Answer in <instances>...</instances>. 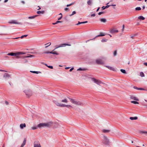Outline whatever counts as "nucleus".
<instances>
[{
    "label": "nucleus",
    "instance_id": "obj_1",
    "mask_svg": "<svg viewBox=\"0 0 147 147\" xmlns=\"http://www.w3.org/2000/svg\"><path fill=\"white\" fill-rule=\"evenodd\" d=\"M53 122L52 121L46 123H40L38 125L37 127L40 128L45 127H49L51 126Z\"/></svg>",
    "mask_w": 147,
    "mask_h": 147
},
{
    "label": "nucleus",
    "instance_id": "obj_2",
    "mask_svg": "<svg viewBox=\"0 0 147 147\" xmlns=\"http://www.w3.org/2000/svg\"><path fill=\"white\" fill-rule=\"evenodd\" d=\"M69 98L71 102L75 105H82L83 104V103L80 101L77 100L70 98Z\"/></svg>",
    "mask_w": 147,
    "mask_h": 147
},
{
    "label": "nucleus",
    "instance_id": "obj_3",
    "mask_svg": "<svg viewBox=\"0 0 147 147\" xmlns=\"http://www.w3.org/2000/svg\"><path fill=\"white\" fill-rule=\"evenodd\" d=\"M24 92L28 97L31 96L32 94L31 91L30 89L25 90Z\"/></svg>",
    "mask_w": 147,
    "mask_h": 147
},
{
    "label": "nucleus",
    "instance_id": "obj_4",
    "mask_svg": "<svg viewBox=\"0 0 147 147\" xmlns=\"http://www.w3.org/2000/svg\"><path fill=\"white\" fill-rule=\"evenodd\" d=\"M118 32V30L114 28H112L110 30V32L112 34H114L115 33H117Z\"/></svg>",
    "mask_w": 147,
    "mask_h": 147
},
{
    "label": "nucleus",
    "instance_id": "obj_5",
    "mask_svg": "<svg viewBox=\"0 0 147 147\" xmlns=\"http://www.w3.org/2000/svg\"><path fill=\"white\" fill-rule=\"evenodd\" d=\"M103 142L105 144H108L109 143V140L106 136H104V140Z\"/></svg>",
    "mask_w": 147,
    "mask_h": 147
},
{
    "label": "nucleus",
    "instance_id": "obj_6",
    "mask_svg": "<svg viewBox=\"0 0 147 147\" xmlns=\"http://www.w3.org/2000/svg\"><path fill=\"white\" fill-rule=\"evenodd\" d=\"M96 62L98 64H102L104 63V62L102 60L100 59H98L96 60Z\"/></svg>",
    "mask_w": 147,
    "mask_h": 147
},
{
    "label": "nucleus",
    "instance_id": "obj_7",
    "mask_svg": "<svg viewBox=\"0 0 147 147\" xmlns=\"http://www.w3.org/2000/svg\"><path fill=\"white\" fill-rule=\"evenodd\" d=\"M92 81L98 85H100L102 83L100 80H97L95 78H93L92 79Z\"/></svg>",
    "mask_w": 147,
    "mask_h": 147
},
{
    "label": "nucleus",
    "instance_id": "obj_8",
    "mask_svg": "<svg viewBox=\"0 0 147 147\" xmlns=\"http://www.w3.org/2000/svg\"><path fill=\"white\" fill-rule=\"evenodd\" d=\"M71 45L70 44H62L59 46L58 47H56L55 49H54L53 51H54L56 49H57L58 48L61 47H64L66 46H70Z\"/></svg>",
    "mask_w": 147,
    "mask_h": 147
},
{
    "label": "nucleus",
    "instance_id": "obj_9",
    "mask_svg": "<svg viewBox=\"0 0 147 147\" xmlns=\"http://www.w3.org/2000/svg\"><path fill=\"white\" fill-rule=\"evenodd\" d=\"M34 147H41V146L38 142L36 141L34 142Z\"/></svg>",
    "mask_w": 147,
    "mask_h": 147
},
{
    "label": "nucleus",
    "instance_id": "obj_10",
    "mask_svg": "<svg viewBox=\"0 0 147 147\" xmlns=\"http://www.w3.org/2000/svg\"><path fill=\"white\" fill-rule=\"evenodd\" d=\"M20 54L19 53H9L7 54V55H11L12 56H17L18 55Z\"/></svg>",
    "mask_w": 147,
    "mask_h": 147
},
{
    "label": "nucleus",
    "instance_id": "obj_11",
    "mask_svg": "<svg viewBox=\"0 0 147 147\" xmlns=\"http://www.w3.org/2000/svg\"><path fill=\"white\" fill-rule=\"evenodd\" d=\"M10 77V75L6 73L4 74L3 76V78L5 79L9 78Z\"/></svg>",
    "mask_w": 147,
    "mask_h": 147
},
{
    "label": "nucleus",
    "instance_id": "obj_12",
    "mask_svg": "<svg viewBox=\"0 0 147 147\" xmlns=\"http://www.w3.org/2000/svg\"><path fill=\"white\" fill-rule=\"evenodd\" d=\"M53 102L57 106L62 107L63 105V104L60 103L56 101H54Z\"/></svg>",
    "mask_w": 147,
    "mask_h": 147
},
{
    "label": "nucleus",
    "instance_id": "obj_13",
    "mask_svg": "<svg viewBox=\"0 0 147 147\" xmlns=\"http://www.w3.org/2000/svg\"><path fill=\"white\" fill-rule=\"evenodd\" d=\"M9 23L10 24H20L19 23L17 22L16 21L14 20H12L10 21L9 22Z\"/></svg>",
    "mask_w": 147,
    "mask_h": 147
},
{
    "label": "nucleus",
    "instance_id": "obj_14",
    "mask_svg": "<svg viewBox=\"0 0 147 147\" xmlns=\"http://www.w3.org/2000/svg\"><path fill=\"white\" fill-rule=\"evenodd\" d=\"M105 33L102 32H100L98 35L96 36V37H100L105 36Z\"/></svg>",
    "mask_w": 147,
    "mask_h": 147
},
{
    "label": "nucleus",
    "instance_id": "obj_15",
    "mask_svg": "<svg viewBox=\"0 0 147 147\" xmlns=\"http://www.w3.org/2000/svg\"><path fill=\"white\" fill-rule=\"evenodd\" d=\"M131 98L132 99L136 101L139 100L138 98L135 96H131Z\"/></svg>",
    "mask_w": 147,
    "mask_h": 147
},
{
    "label": "nucleus",
    "instance_id": "obj_16",
    "mask_svg": "<svg viewBox=\"0 0 147 147\" xmlns=\"http://www.w3.org/2000/svg\"><path fill=\"white\" fill-rule=\"evenodd\" d=\"M105 66L108 69H109L110 70H112L113 71L115 70V69L113 67H111L110 66Z\"/></svg>",
    "mask_w": 147,
    "mask_h": 147
},
{
    "label": "nucleus",
    "instance_id": "obj_17",
    "mask_svg": "<svg viewBox=\"0 0 147 147\" xmlns=\"http://www.w3.org/2000/svg\"><path fill=\"white\" fill-rule=\"evenodd\" d=\"M20 127L21 129H23L26 127V125L25 123L22 124L20 125Z\"/></svg>",
    "mask_w": 147,
    "mask_h": 147
},
{
    "label": "nucleus",
    "instance_id": "obj_18",
    "mask_svg": "<svg viewBox=\"0 0 147 147\" xmlns=\"http://www.w3.org/2000/svg\"><path fill=\"white\" fill-rule=\"evenodd\" d=\"M133 88L135 89L138 90H144V88H138L135 86H134Z\"/></svg>",
    "mask_w": 147,
    "mask_h": 147
},
{
    "label": "nucleus",
    "instance_id": "obj_19",
    "mask_svg": "<svg viewBox=\"0 0 147 147\" xmlns=\"http://www.w3.org/2000/svg\"><path fill=\"white\" fill-rule=\"evenodd\" d=\"M34 56L32 55H29L23 57L22 58H29V57H34Z\"/></svg>",
    "mask_w": 147,
    "mask_h": 147
},
{
    "label": "nucleus",
    "instance_id": "obj_20",
    "mask_svg": "<svg viewBox=\"0 0 147 147\" xmlns=\"http://www.w3.org/2000/svg\"><path fill=\"white\" fill-rule=\"evenodd\" d=\"M38 15H36L32 16H29L28 17V18L29 19H33L35 18V17L38 16Z\"/></svg>",
    "mask_w": 147,
    "mask_h": 147
},
{
    "label": "nucleus",
    "instance_id": "obj_21",
    "mask_svg": "<svg viewBox=\"0 0 147 147\" xmlns=\"http://www.w3.org/2000/svg\"><path fill=\"white\" fill-rule=\"evenodd\" d=\"M100 21L101 22H103L104 23H105L106 22L107 20L105 18H102L100 19Z\"/></svg>",
    "mask_w": 147,
    "mask_h": 147
},
{
    "label": "nucleus",
    "instance_id": "obj_22",
    "mask_svg": "<svg viewBox=\"0 0 147 147\" xmlns=\"http://www.w3.org/2000/svg\"><path fill=\"white\" fill-rule=\"evenodd\" d=\"M102 131L104 133H107L109 132L110 131V130L109 129H103Z\"/></svg>",
    "mask_w": 147,
    "mask_h": 147
},
{
    "label": "nucleus",
    "instance_id": "obj_23",
    "mask_svg": "<svg viewBox=\"0 0 147 147\" xmlns=\"http://www.w3.org/2000/svg\"><path fill=\"white\" fill-rule=\"evenodd\" d=\"M88 22L87 21H85L83 22H78V23L76 24V25H79V24H84L86 23H87Z\"/></svg>",
    "mask_w": 147,
    "mask_h": 147
},
{
    "label": "nucleus",
    "instance_id": "obj_24",
    "mask_svg": "<svg viewBox=\"0 0 147 147\" xmlns=\"http://www.w3.org/2000/svg\"><path fill=\"white\" fill-rule=\"evenodd\" d=\"M61 102H62L67 103L68 102V101L65 98V99H63L61 101Z\"/></svg>",
    "mask_w": 147,
    "mask_h": 147
},
{
    "label": "nucleus",
    "instance_id": "obj_25",
    "mask_svg": "<svg viewBox=\"0 0 147 147\" xmlns=\"http://www.w3.org/2000/svg\"><path fill=\"white\" fill-rule=\"evenodd\" d=\"M138 117H130L129 119H130L131 120H136L138 119Z\"/></svg>",
    "mask_w": 147,
    "mask_h": 147
},
{
    "label": "nucleus",
    "instance_id": "obj_26",
    "mask_svg": "<svg viewBox=\"0 0 147 147\" xmlns=\"http://www.w3.org/2000/svg\"><path fill=\"white\" fill-rule=\"evenodd\" d=\"M26 142V140L25 139L23 141V142L22 145L21 146V147H23L24 145L25 144Z\"/></svg>",
    "mask_w": 147,
    "mask_h": 147
},
{
    "label": "nucleus",
    "instance_id": "obj_27",
    "mask_svg": "<svg viewBox=\"0 0 147 147\" xmlns=\"http://www.w3.org/2000/svg\"><path fill=\"white\" fill-rule=\"evenodd\" d=\"M30 72L36 74H38L39 73H41L40 72L38 71H30Z\"/></svg>",
    "mask_w": 147,
    "mask_h": 147
},
{
    "label": "nucleus",
    "instance_id": "obj_28",
    "mask_svg": "<svg viewBox=\"0 0 147 147\" xmlns=\"http://www.w3.org/2000/svg\"><path fill=\"white\" fill-rule=\"evenodd\" d=\"M140 133L142 134H145L146 136H147V131H141Z\"/></svg>",
    "mask_w": 147,
    "mask_h": 147
},
{
    "label": "nucleus",
    "instance_id": "obj_29",
    "mask_svg": "<svg viewBox=\"0 0 147 147\" xmlns=\"http://www.w3.org/2000/svg\"><path fill=\"white\" fill-rule=\"evenodd\" d=\"M45 12V11H38L37 12V13L38 14H43Z\"/></svg>",
    "mask_w": 147,
    "mask_h": 147
},
{
    "label": "nucleus",
    "instance_id": "obj_30",
    "mask_svg": "<svg viewBox=\"0 0 147 147\" xmlns=\"http://www.w3.org/2000/svg\"><path fill=\"white\" fill-rule=\"evenodd\" d=\"M138 19L140 20H144L145 19V18L143 16H140L138 17Z\"/></svg>",
    "mask_w": 147,
    "mask_h": 147
},
{
    "label": "nucleus",
    "instance_id": "obj_31",
    "mask_svg": "<svg viewBox=\"0 0 147 147\" xmlns=\"http://www.w3.org/2000/svg\"><path fill=\"white\" fill-rule=\"evenodd\" d=\"M62 107H72L71 105H66L64 104H63Z\"/></svg>",
    "mask_w": 147,
    "mask_h": 147
},
{
    "label": "nucleus",
    "instance_id": "obj_32",
    "mask_svg": "<svg viewBox=\"0 0 147 147\" xmlns=\"http://www.w3.org/2000/svg\"><path fill=\"white\" fill-rule=\"evenodd\" d=\"M107 40V39H106L105 38H104L101 40V42H106Z\"/></svg>",
    "mask_w": 147,
    "mask_h": 147
},
{
    "label": "nucleus",
    "instance_id": "obj_33",
    "mask_svg": "<svg viewBox=\"0 0 147 147\" xmlns=\"http://www.w3.org/2000/svg\"><path fill=\"white\" fill-rule=\"evenodd\" d=\"M92 1V0H89V1H88L87 3L88 5H90L91 4Z\"/></svg>",
    "mask_w": 147,
    "mask_h": 147
},
{
    "label": "nucleus",
    "instance_id": "obj_34",
    "mask_svg": "<svg viewBox=\"0 0 147 147\" xmlns=\"http://www.w3.org/2000/svg\"><path fill=\"white\" fill-rule=\"evenodd\" d=\"M128 38L127 40L129 41H132V40L134 39V37H127Z\"/></svg>",
    "mask_w": 147,
    "mask_h": 147
},
{
    "label": "nucleus",
    "instance_id": "obj_35",
    "mask_svg": "<svg viewBox=\"0 0 147 147\" xmlns=\"http://www.w3.org/2000/svg\"><path fill=\"white\" fill-rule=\"evenodd\" d=\"M50 53L57 55H58V54L56 52H53V51H51L50 52Z\"/></svg>",
    "mask_w": 147,
    "mask_h": 147
},
{
    "label": "nucleus",
    "instance_id": "obj_36",
    "mask_svg": "<svg viewBox=\"0 0 147 147\" xmlns=\"http://www.w3.org/2000/svg\"><path fill=\"white\" fill-rule=\"evenodd\" d=\"M131 102L134 104H139V103L138 102L135 101H131Z\"/></svg>",
    "mask_w": 147,
    "mask_h": 147
},
{
    "label": "nucleus",
    "instance_id": "obj_37",
    "mask_svg": "<svg viewBox=\"0 0 147 147\" xmlns=\"http://www.w3.org/2000/svg\"><path fill=\"white\" fill-rule=\"evenodd\" d=\"M76 13V12L75 11H74L72 12V13L71 14H70L69 15V16H72L73 15H74V14H75Z\"/></svg>",
    "mask_w": 147,
    "mask_h": 147
},
{
    "label": "nucleus",
    "instance_id": "obj_38",
    "mask_svg": "<svg viewBox=\"0 0 147 147\" xmlns=\"http://www.w3.org/2000/svg\"><path fill=\"white\" fill-rule=\"evenodd\" d=\"M120 71L123 74L126 73V72L125 69H120Z\"/></svg>",
    "mask_w": 147,
    "mask_h": 147
},
{
    "label": "nucleus",
    "instance_id": "obj_39",
    "mask_svg": "<svg viewBox=\"0 0 147 147\" xmlns=\"http://www.w3.org/2000/svg\"><path fill=\"white\" fill-rule=\"evenodd\" d=\"M51 42H49V43H47V44H45V45H47V46H45V48H46L47 47H49V46L50 45H51Z\"/></svg>",
    "mask_w": 147,
    "mask_h": 147
},
{
    "label": "nucleus",
    "instance_id": "obj_40",
    "mask_svg": "<svg viewBox=\"0 0 147 147\" xmlns=\"http://www.w3.org/2000/svg\"><path fill=\"white\" fill-rule=\"evenodd\" d=\"M140 76L142 77H143L144 76V73L142 72H141L140 74Z\"/></svg>",
    "mask_w": 147,
    "mask_h": 147
},
{
    "label": "nucleus",
    "instance_id": "obj_41",
    "mask_svg": "<svg viewBox=\"0 0 147 147\" xmlns=\"http://www.w3.org/2000/svg\"><path fill=\"white\" fill-rule=\"evenodd\" d=\"M135 9L136 10H140L141 9V8L140 7H137Z\"/></svg>",
    "mask_w": 147,
    "mask_h": 147
},
{
    "label": "nucleus",
    "instance_id": "obj_42",
    "mask_svg": "<svg viewBox=\"0 0 147 147\" xmlns=\"http://www.w3.org/2000/svg\"><path fill=\"white\" fill-rule=\"evenodd\" d=\"M117 51L115 50L114 51L113 53V55L114 56H115L117 55Z\"/></svg>",
    "mask_w": 147,
    "mask_h": 147
},
{
    "label": "nucleus",
    "instance_id": "obj_43",
    "mask_svg": "<svg viewBox=\"0 0 147 147\" xmlns=\"http://www.w3.org/2000/svg\"><path fill=\"white\" fill-rule=\"evenodd\" d=\"M84 69H82L81 68H80L77 69V71H83L84 70Z\"/></svg>",
    "mask_w": 147,
    "mask_h": 147
},
{
    "label": "nucleus",
    "instance_id": "obj_44",
    "mask_svg": "<svg viewBox=\"0 0 147 147\" xmlns=\"http://www.w3.org/2000/svg\"><path fill=\"white\" fill-rule=\"evenodd\" d=\"M32 129L33 130H35L37 129V127H31Z\"/></svg>",
    "mask_w": 147,
    "mask_h": 147
},
{
    "label": "nucleus",
    "instance_id": "obj_45",
    "mask_svg": "<svg viewBox=\"0 0 147 147\" xmlns=\"http://www.w3.org/2000/svg\"><path fill=\"white\" fill-rule=\"evenodd\" d=\"M18 53H20L18 55H21L25 54V53L18 52Z\"/></svg>",
    "mask_w": 147,
    "mask_h": 147
},
{
    "label": "nucleus",
    "instance_id": "obj_46",
    "mask_svg": "<svg viewBox=\"0 0 147 147\" xmlns=\"http://www.w3.org/2000/svg\"><path fill=\"white\" fill-rule=\"evenodd\" d=\"M104 13V12H99V13H98V15H101V14H102L103 13Z\"/></svg>",
    "mask_w": 147,
    "mask_h": 147
},
{
    "label": "nucleus",
    "instance_id": "obj_47",
    "mask_svg": "<svg viewBox=\"0 0 147 147\" xmlns=\"http://www.w3.org/2000/svg\"><path fill=\"white\" fill-rule=\"evenodd\" d=\"M47 67L50 69H53V67L52 66L49 65L47 66Z\"/></svg>",
    "mask_w": 147,
    "mask_h": 147
},
{
    "label": "nucleus",
    "instance_id": "obj_48",
    "mask_svg": "<svg viewBox=\"0 0 147 147\" xmlns=\"http://www.w3.org/2000/svg\"><path fill=\"white\" fill-rule=\"evenodd\" d=\"M62 22L61 21H57L56 22V24H57L59 23H61Z\"/></svg>",
    "mask_w": 147,
    "mask_h": 147
},
{
    "label": "nucleus",
    "instance_id": "obj_49",
    "mask_svg": "<svg viewBox=\"0 0 147 147\" xmlns=\"http://www.w3.org/2000/svg\"><path fill=\"white\" fill-rule=\"evenodd\" d=\"M124 25H123L122 26V29L121 30L122 31H124Z\"/></svg>",
    "mask_w": 147,
    "mask_h": 147
},
{
    "label": "nucleus",
    "instance_id": "obj_50",
    "mask_svg": "<svg viewBox=\"0 0 147 147\" xmlns=\"http://www.w3.org/2000/svg\"><path fill=\"white\" fill-rule=\"evenodd\" d=\"M110 6H111L110 5H106V6H105V8L106 9V8H108Z\"/></svg>",
    "mask_w": 147,
    "mask_h": 147
},
{
    "label": "nucleus",
    "instance_id": "obj_51",
    "mask_svg": "<svg viewBox=\"0 0 147 147\" xmlns=\"http://www.w3.org/2000/svg\"><path fill=\"white\" fill-rule=\"evenodd\" d=\"M138 36V34H134V36H131V37H134L135 36Z\"/></svg>",
    "mask_w": 147,
    "mask_h": 147
},
{
    "label": "nucleus",
    "instance_id": "obj_52",
    "mask_svg": "<svg viewBox=\"0 0 147 147\" xmlns=\"http://www.w3.org/2000/svg\"><path fill=\"white\" fill-rule=\"evenodd\" d=\"M27 36H28V35H24L21 36V37H27Z\"/></svg>",
    "mask_w": 147,
    "mask_h": 147
},
{
    "label": "nucleus",
    "instance_id": "obj_53",
    "mask_svg": "<svg viewBox=\"0 0 147 147\" xmlns=\"http://www.w3.org/2000/svg\"><path fill=\"white\" fill-rule=\"evenodd\" d=\"M74 69V67H72V68H71L69 70V71L71 72Z\"/></svg>",
    "mask_w": 147,
    "mask_h": 147
},
{
    "label": "nucleus",
    "instance_id": "obj_54",
    "mask_svg": "<svg viewBox=\"0 0 147 147\" xmlns=\"http://www.w3.org/2000/svg\"><path fill=\"white\" fill-rule=\"evenodd\" d=\"M19 55H17V56H16V58L17 59H19V58H21V57L19 56Z\"/></svg>",
    "mask_w": 147,
    "mask_h": 147
},
{
    "label": "nucleus",
    "instance_id": "obj_55",
    "mask_svg": "<svg viewBox=\"0 0 147 147\" xmlns=\"http://www.w3.org/2000/svg\"><path fill=\"white\" fill-rule=\"evenodd\" d=\"M5 104L7 105H8L9 104L8 102L7 101H5Z\"/></svg>",
    "mask_w": 147,
    "mask_h": 147
},
{
    "label": "nucleus",
    "instance_id": "obj_56",
    "mask_svg": "<svg viewBox=\"0 0 147 147\" xmlns=\"http://www.w3.org/2000/svg\"><path fill=\"white\" fill-rule=\"evenodd\" d=\"M95 16V14H94H94H92V15H91V16Z\"/></svg>",
    "mask_w": 147,
    "mask_h": 147
},
{
    "label": "nucleus",
    "instance_id": "obj_57",
    "mask_svg": "<svg viewBox=\"0 0 147 147\" xmlns=\"http://www.w3.org/2000/svg\"><path fill=\"white\" fill-rule=\"evenodd\" d=\"M62 16H61V17H60V18H59L58 19V20H60L62 18Z\"/></svg>",
    "mask_w": 147,
    "mask_h": 147
},
{
    "label": "nucleus",
    "instance_id": "obj_58",
    "mask_svg": "<svg viewBox=\"0 0 147 147\" xmlns=\"http://www.w3.org/2000/svg\"><path fill=\"white\" fill-rule=\"evenodd\" d=\"M68 9H68V8L66 7V8H65L64 10H65V11H67V10H68Z\"/></svg>",
    "mask_w": 147,
    "mask_h": 147
},
{
    "label": "nucleus",
    "instance_id": "obj_59",
    "mask_svg": "<svg viewBox=\"0 0 147 147\" xmlns=\"http://www.w3.org/2000/svg\"><path fill=\"white\" fill-rule=\"evenodd\" d=\"M50 52L47 51V52H45L44 53H46V54L50 53Z\"/></svg>",
    "mask_w": 147,
    "mask_h": 147
},
{
    "label": "nucleus",
    "instance_id": "obj_60",
    "mask_svg": "<svg viewBox=\"0 0 147 147\" xmlns=\"http://www.w3.org/2000/svg\"><path fill=\"white\" fill-rule=\"evenodd\" d=\"M70 67H65V69H69Z\"/></svg>",
    "mask_w": 147,
    "mask_h": 147
},
{
    "label": "nucleus",
    "instance_id": "obj_61",
    "mask_svg": "<svg viewBox=\"0 0 147 147\" xmlns=\"http://www.w3.org/2000/svg\"><path fill=\"white\" fill-rule=\"evenodd\" d=\"M102 9H106L105 6L102 7Z\"/></svg>",
    "mask_w": 147,
    "mask_h": 147
},
{
    "label": "nucleus",
    "instance_id": "obj_62",
    "mask_svg": "<svg viewBox=\"0 0 147 147\" xmlns=\"http://www.w3.org/2000/svg\"><path fill=\"white\" fill-rule=\"evenodd\" d=\"M21 3H22L24 4H25V2L24 1H21Z\"/></svg>",
    "mask_w": 147,
    "mask_h": 147
},
{
    "label": "nucleus",
    "instance_id": "obj_63",
    "mask_svg": "<svg viewBox=\"0 0 147 147\" xmlns=\"http://www.w3.org/2000/svg\"><path fill=\"white\" fill-rule=\"evenodd\" d=\"M70 6H71V4H68L67 5V7H69Z\"/></svg>",
    "mask_w": 147,
    "mask_h": 147
},
{
    "label": "nucleus",
    "instance_id": "obj_64",
    "mask_svg": "<svg viewBox=\"0 0 147 147\" xmlns=\"http://www.w3.org/2000/svg\"><path fill=\"white\" fill-rule=\"evenodd\" d=\"M144 64L146 66H147V63H144Z\"/></svg>",
    "mask_w": 147,
    "mask_h": 147
}]
</instances>
